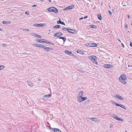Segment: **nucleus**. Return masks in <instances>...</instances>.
<instances>
[{"label":"nucleus","mask_w":132,"mask_h":132,"mask_svg":"<svg viewBox=\"0 0 132 132\" xmlns=\"http://www.w3.org/2000/svg\"><path fill=\"white\" fill-rule=\"evenodd\" d=\"M104 67L107 68H111L112 67V65L110 64H105L103 65Z\"/></svg>","instance_id":"12"},{"label":"nucleus","mask_w":132,"mask_h":132,"mask_svg":"<svg viewBox=\"0 0 132 132\" xmlns=\"http://www.w3.org/2000/svg\"><path fill=\"white\" fill-rule=\"evenodd\" d=\"M50 129L54 132H61L60 130L57 128H50Z\"/></svg>","instance_id":"7"},{"label":"nucleus","mask_w":132,"mask_h":132,"mask_svg":"<svg viewBox=\"0 0 132 132\" xmlns=\"http://www.w3.org/2000/svg\"><path fill=\"white\" fill-rule=\"evenodd\" d=\"M81 50H77V52L78 53H80V52H81Z\"/></svg>","instance_id":"41"},{"label":"nucleus","mask_w":132,"mask_h":132,"mask_svg":"<svg viewBox=\"0 0 132 132\" xmlns=\"http://www.w3.org/2000/svg\"><path fill=\"white\" fill-rule=\"evenodd\" d=\"M89 26L91 28H96V26L94 25H90Z\"/></svg>","instance_id":"28"},{"label":"nucleus","mask_w":132,"mask_h":132,"mask_svg":"<svg viewBox=\"0 0 132 132\" xmlns=\"http://www.w3.org/2000/svg\"><path fill=\"white\" fill-rule=\"evenodd\" d=\"M34 26L35 27H42L43 26V24H33Z\"/></svg>","instance_id":"14"},{"label":"nucleus","mask_w":132,"mask_h":132,"mask_svg":"<svg viewBox=\"0 0 132 132\" xmlns=\"http://www.w3.org/2000/svg\"><path fill=\"white\" fill-rule=\"evenodd\" d=\"M62 34L61 32H57L54 34V37H59L62 36Z\"/></svg>","instance_id":"8"},{"label":"nucleus","mask_w":132,"mask_h":132,"mask_svg":"<svg viewBox=\"0 0 132 132\" xmlns=\"http://www.w3.org/2000/svg\"><path fill=\"white\" fill-rule=\"evenodd\" d=\"M47 10L48 11L53 12L55 13H57L58 12V9L53 7H51L48 8Z\"/></svg>","instance_id":"2"},{"label":"nucleus","mask_w":132,"mask_h":132,"mask_svg":"<svg viewBox=\"0 0 132 132\" xmlns=\"http://www.w3.org/2000/svg\"><path fill=\"white\" fill-rule=\"evenodd\" d=\"M131 67H132V65H131Z\"/></svg>","instance_id":"61"},{"label":"nucleus","mask_w":132,"mask_h":132,"mask_svg":"<svg viewBox=\"0 0 132 132\" xmlns=\"http://www.w3.org/2000/svg\"><path fill=\"white\" fill-rule=\"evenodd\" d=\"M125 27L127 28H128V25L127 24H126L125 25Z\"/></svg>","instance_id":"47"},{"label":"nucleus","mask_w":132,"mask_h":132,"mask_svg":"<svg viewBox=\"0 0 132 132\" xmlns=\"http://www.w3.org/2000/svg\"><path fill=\"white\" fill-rule=\"evenodd\" d=\"M87 98V97H82L81 98L80 97H79L77 98V101L79 102L84 101Z\"/></svg>","instance_id":"5"},{"label":"nucleus","mask_w":132,"mask_h":132,"mask_svg":"<svg viewBox=\"0 0 132 132\" xmlns=\"http://www.w3.org/2000/svg\"><path fill=\"white\" fill-rule=\"evenodd\" d=\"M35 45H36V44H33V45L34 46Z\"/></svg>","instance_id":"53"},{"label":"nucleus","mask_w":132,"mask_h":132,"mask_svg":"<svg viewBox=\"0 0 132 132\" xmlns=\"http://www.w3.org/2000/svg\"><path fill=\"white\" fill-rule=\"evenodd\" d=\"M59 39H62L64 42H65L66 40V38L64 37H60L59 38Z\"/></svg>","instance_id":"23"},{"label":"nucleus","mask_w":132,"mask_h":132,"mask_svg":"<svg viewBox=\"0 0 132 132\" xmlns=\"http://www.w3.org/2000/svg\"><path fill=\"white\" fill-rule=\"evenodd\" d=\"M118 98L120 100H123V97L119 95L118 96Z\"/></svg>","instance_id":"26"},{"label":"nucleus","mask_w":132,"mask_h":132,"mask_svg":"<svg viewBox=\"0 0 132 132\" xmlns=\"http://www.w3.org/2000/svg\"><path fill=\"white\" fill-rule=\"evenodd\" d=\"M97 17L98 18V19H99V14H98L97 15Z\"/></svg>","instance_id":"50"},{"label":"nucleus","mask_w":132,"mask_h":132,"mask_svg":"<svg viewBox=\"0 0 132 132\" xmlns=\"http://www.w3.org/2000/svg\"><path fill=\"white\" fill-rule=\"evenodd\" d=\"M108 12H109V14L110 15H112V13L110 11H109H109Z\"/></svg>","instance_id":"34"},{"label":"nucleus","mask_w":132,"mask_h":132,"mask_svg":"<svg viewBox=\"0 0 132 132\" xmlns=\"http://www.w3.org/2000/svg\"><path fill=\"white\" fill-rule=\"evenodd\" d=\"M36 46L38 47H42L43 48V45H42L41 44H37L36 45Z\"/></svg>","instance_id":"24"},{"label":"nucleus","mask_w":132,"mask_h":132,"mask_svg":"<svg viewBox=\"0 0 132 132\" xmlns=\"http://www.w3.org/2000/svg\"><path fill=\"white\" fill-rule=\"evenodd\" d=\"M42 43H47L48 42H47V41L46 40H43V41H42Z\"/></svg>","instance_id":"35"},{"label":"nucleus","mask_w":132,"mask_h":132,"mask_svg":"<svg viewBox=\"0 0 132 132\" xmlns=\"http://www.w3.org/2000/svg\"><path fill=\"white\" fill-rule=\"evenodd\" d=\"M68 31L70 33L73 34L74 33L75 30L72 29H68Z\"/></svg>","instance_id":"17"},{"label":"nucleus","mask_w":132,"mask_h":132,"mask_svg":"<svg viewBox=\"0 0 132 132\" xmlns=\"http://www.w3.org/2000/svg\"><path fill=\"white\" fill-rule=\"evenodd\" d=\"M60 25H56L53 27L54 28H59L60 27Z\"/></svg>","instance_id":"21"},{"label":"nucleus","mask_w":132,"mask_h":132,"mask_svg":"<svg viewBox=\"0 0 132 132\" xmlns=\"http://www.w3.org/2000/svg\"><path fill=\"white\" fill-rule=\"evenodd\" d=\"M36 37L40 38H42V37L38 35H36Z\"/></svg>","instance_id":"31"},{"label":"nucleus","mask_w":132,"mask_h":132,"mask_svg":"<svg viewBox=\"0 0 132 132\" xmlns=\"http://www.w3.org/2000/svg\"><path fill=\"white\" fill-rule=\"evenodd\" d=\"M48 1H49V2H50V3H51V0H48Z\"/></svg>","instance_id":"52"},{"label":"nucleus","mask_w":132,"mask_h":132,"mask_svg":"<svg viewBox=\"0 0 132 132\" xmlns=\"http://www.w3.org/2000/svg\"><path fill=\"white\" fill-rule=\"evenodd\" d=\"M45 40L44 39H38L37 40V41L38 42H39L40 43H42V42L43 41V40Z\"/></svg>","instance_id":"22"},{"label":"nucleus","mask_w":132,"mask_h":132,"mask_svg":"<svg viewBox=\"0 0 132 132\" xmlns=\"http://www.w3.org/2000/svg\"><path fill=\"white\" fill-rule=\"evenodd\" d=\"M2 23L3 24H8L10 23L11 22L10 21H3L2 22Z\"/></svg>","instance_id":"19"},{"label":"nucleus","mask_w":132,"mask_h":132,"mask_svg":"<svg viewBox=\"0 0 132 132\" xmlns=\"http://www.w3.org/2000/svg\"><path fill=\"white\" fill-rule=\"evenodd\" d=\"M69 28H63L62 29L64 30V31H68V29Z\"/></svg>","instance_id":"29"},{"label":"nucleus","mask_w":132,"mask_h":132,"mask_svg":"<svg viewBox=\"0 0 132 132\" xmlns=\"http://www.w3.org/2000/svg\"><path fill=\"white\" fill-rule=\"evenodd\" d=\"M128 66L129 67H130V65H129Z\"/></svg>","instance_id":"57"},{"label":"nucleus","mask_w":132,"mask_h":132,"mask_svg":"<svg viewBox=\"0 0 132 132\" xmlns=\"http://www.w3.org/2000/svg\"><path fill=\"white\" fill-rule=\"evenodd\" d=\"M65 52L66 54L69 55H71V54H72V52H71L67 50L65 51Z\"/></svg>","instance_id":"16"},{"label":"nucleus","mask_w":132,"mask_h":132,"mask_svg":"<svg viewBox=\"0 0 132 132\" xmlns=\"http://www.w3.org/2000/svg\"><path fill=\"white\" fill-rule=\"evenodd\" d=\"M31 35L32 36H34L35 37H36V35H37L36 34H35L34 33H33L31 34Z\"/></svg>","instance_id":"30"},{"label":"nucleus","mask_w":132,"mask_h":132,"mask_svg":"<svg viewBox=\"0 0 132 132\" xmlns=\"http://www.w3.org/2000/svg\"><path fill=\"white\" fill-rule=\"evenodd\" d=\"M83 94L84 92L83 91H81L78 94V96L77 97V98H78L79 97H80V98L81 97H82L83 96Z\"/></svg>","instance_id":"11"},{"label":"nucleus","mask_w":132,"mask_h":132,"mask_svg":"<svg viewBox=\"0 0 132 132\" xmlns=\"http://www.w3.org/2000/svg\"><path fill=\"white\" fill-rule=\"evenodd\" d=\"M27 82L29 86L31 87H32L33 86V84L31 82L28 81H27Z\"/></svg>","instance_id":"18"},{"label":"nucleus","mask_w":132,"mask_h":132,"mask_svg":"<svg viewBox=\"0 0 132 132\" xmlns=\"http://www.w3.org/2000/svg\"><path fill=\"white\" fill-rule=\"evenodd\" d=\"M122 44V47H123H123H124V45L122 43V44Z\"/></svg>","instance_id":"48"},{"label":"nucleus","mask_w":132,"mask_h":132,"mask_svg":"<svg viewBox=\"0 0 132 132\" xmlns=\"http://www.w3.org/2000/svg\"><path fill=\"white\" fill-rule=\"evenodd\" d=\"M87 17H88L87 16H85L84 17H83V18H84V19H85L87 18Z\"/></svg>","instance_id":"45"},{"label":"nucleus","mask_w":132,"mask_h":132,"mask_svg":"<svg viewBox=\"0 0 132 132\" xmlns=\"http://www.w3.org/2000/svg\"><path fill=\"white\" fill-rule=\"evenodd\" d=\"M93 121L98 122L99 121V120L98 119H97L96 118H93Z\"/></svg>","instance_id":"25"},{"label":"nucleus","mask_w":132,"mask_h":132,"mask_svg":"<svg viewBox=\"0 0 132 132\" xmlns=\"http://www.w3.org/2000/svg\"><path fill=\"white\" fill-rule=\"evenodd\" d=\"M131 25H132V23H131Z\"/></svg>","instance_id":"60"},{"label":"nucleus","mask_w":132,"mask_h":132,"mask_svg":"<svg viewBox=\"0 0 132 132\" xmlns=\"http://www.w3.org/2000/svg\"><path fill=\"white\" fill-rule=\"evenodd\" d=\"M84 19L83 17H81L79 18V20H81Z\"/></svg>","instance_id":"44"},{"label":"nucleus","mask_w":132,"mask_h":132,"mask_svg":"<svg viewBox=\"0 0 132 132\" xmlns=\"http://www.w3.org/2000/svg\"><path fill=\"white\" fill-rule=\"evenodd\" d=\"M51 96V94H48L46 95L43 97V99L44 100H46L48 99Z\"/></svg>","instance_id":"9"},{"label":"nucleus","mask_w":132,"mask_h":132,"mask_svg":"<svg viewBox=\"0 0 132 132\" xmlns=\"http://www.w3.org/2000/svg\"><path fill=\"white\" fill-rule=\"evenodd\" d=\"M125 131V132H127V130H126Z\"/></svg>","instance_id":"58"},{"label":"nucleus","mask_w":132,"mask_h":132,"mask_svg":"<svg viewBox=\"0 0 132 132\" xmlns=\"http://www.w3.org/2000/svg\"><path fill=\"white\" fill-rule=\"evenodd\" d=\"M47 43H48V44H52V45H54V44H53V43L51 42H48Z\"/></svg>","instance_id":"37"},{"label":"nucleus","mask_w":132,"mask_h":132,"mask_svg":"<svg viewBox=\"0 0 132 132\" xmlns=\"http://www.w3.org/2000/svg\"><path fill=\"white\" fill-rule=\"evenodd\" d=\"M36 6V5H32V6L33 7H34Z\"/></svg>","instance_id":"49"},{"label":"nucleus","mask_w":132,"mask_h":132,"mask_svg":"<svg viewBox=\"0 0 132 132\" xmlns=\"http://www.w3.org/2000/svg\"><path fill=\"white\" fill-rule=\"evenodd\" d=\"M25 13L26 14H27V15H29V12L28 11H26V12H25Z\"/></svg>","instance_id":"38"},{"label":"nucleus","mask_w":132,"mask_h":132,"mask_svg":"<svg viewBox=\"0 0 132 132\" xmlns=\"http://www.w3.org/2000/svg\"><path fill=\"white\" fill-rule=\"evenodd\" d=\"M130 45L132 47V43L131 42L130 43Z\"/></svg>","instance_id":"46"},{"label":"nucleus","mask_w":132,"mask_h":132,"mask_svg":"<svg viewBox=\"0 0 132 132\" xmlns=\"http://www.w3.org/2000/svg\"><path fill=\"white\" fill-rule=\"evenodd\" d=\"M102 19V18L101 15V14H100V17H99L100 20H101Z\"/></svg>","instance_id":"40"},{"label":"nucleus","mask_w":132,"mask_h":132,"mask_svg":"<svg viewBox=\"0 0 132 132\" xmlns=\"http://www.w3.org/2000/svg\"><path fill=\"white\" fill-rule=\"evenodd\" d=\"M68 7H67L66 8H65L64 9H63V10L64 11H66V10H69V9H68Z\"/></svg>","instance_id":"33"},{"label":"nucleus","mask_w":132,"mask_h":132,"mask_svg":"<svg viewBox=\"0 0 132 132\" xmlns=\"http://www.w3.org/2000/svg\"><path fill=\"white\" fill-rule=\"evenodd\" d=\"M119 41L120 42H121V40H120V39H119Z\"/></svg>","instance_id":"55"},{"label":"nucleus","mask_w":132,"mask_h":132,"mask_svg":"<svg viewBox=\"0 0 132 132\" xmlns=\"http://www.w3.org/2000/svg\"><path fill=\"white\" fill-rule=\"evenodd\" d=\"M57 23L58 24H60L62 25H65V23L63 21H61L60 19L59 21H57Z\"/></svg>","instance_id":"15"},{"label":"nucleus","mask_w":132,"mask_h":132,"mask_svg":"<svg viewBox=\"0 0 132 132\" xmlns=\"http://www.w3.org/2000/svg\"><path fill=\"white\" fill-rule=\"evenodd\" d=\"M123 6H126V5H123Z\"/></svg>","instance_id":"56"},{"label":"nucleus","mask_w":132,"mask_h":132,"mask_svg":"<svg viewBox=\"0 0 132 132\" xmlns=\"http://www.w3.org/2000/svg\"><path fill=\"white\" fill-rule=\"evenodd\" d=\"M113 124H111L110 125V128H111L112 127H113Z\"/></svg>","instance_id":"42"},{"label":"nucleus","mask_w":132,"mask_h":132,"mask_svg":"<svg viewBox=\"0 0 132 132\" xmlns=\"http://www.w3.org/2000/svg\"><path fill=\"white\" fill-rule=\"evenodd\" d=\"M113 103L116 105L117 106L120 107L125 110H126V108L123 105H121L120 104H117L115 102H113Z\"/></svg>","instance_id":"6"},{"label":"nucleus","mask_w":132,"mask_h":132,"mask_svg":"<svg viewBox=\"0 0 132 132\" xmlns=\"http://www.w3.org/2000/svg\"><path fill=\"white\" fill-rule=\"evenodd\" d=\"M23 30L26 31H29V29H23Z\"/></svg>","instance_id":"36"},{"label":"nucleus","mask_w":132,"mask_h":132,"mask_svg":"<svg viewBox=\"0 0 132 132\" xmlns=\"http://www.w3.org/2000/svg\"><path fill=\"white\" fill-rule=\"evenodd\" d=\"M127 79L126 76L125 75H121L119 78L120 81L122 83L126 84L127 83L125 80Z\"/></svg>","instance_id":"1"},{"label":"nucleus","mask_w":132,"mask_h":132,"mask_svg":"<svg viewBox=\"0 0 132 132\" xmlns=\"http://www.w3.org/2000/svg\"><path fill=\"white\" fill-rule=\"evenodd\" d=\"M40 0V1H42V0Z\"/></svg>","instance_id":"59"},{"label":"nucleus","mask_w":132,"mask_h":132,"mask_svg":"<svg viewBox=\"0 0 132 132\" xmlns=\"http://www.w3.org/2000/svg\"><path fill=\"white\" fill-rule=\"evenodd\" d=\"M43 48L46 49V50L47 51H48L49 50H51L53 49L49 47L44 46H43Z\"/></svg>","instance_id":"13"},{"label":"nucleus","mask_w":132,"mask_h":132,"mask_svg":"<svg viewBox=\"0 0 132 132\" xmlns=\"http://www.w3.org/2000/svg\"><path fill=\"white\" fill-rule=\"evenodd\" d=\"M2 45L3 47H5L6 46V45L5 44H2Z\"/></svg>","instance_id":"43"},{"label":"nucleus","mask_w":132,"mask_h":132,"mask_svg":"<svg viewBox=\"0 0 132 132\" xmlns=\"http://www.w3.org/2000/svg\"><path fill=\"white\" fill-rule=\"evenodd\" d=\"M128 18H130V16L129 15H128Z\"/></svg>","instance_id":"51"},{"label":"nucleus","mask_w":132,"mask_h":132,"mask_svg":"<svg viewBox=\"0 0 132 132\" xmlns=\"http://www.w3.org/2000/svg\"><path fill=\"white\" fill-rule=\"evenodd\" d=\"M4 66L3 65L0 66V70H2L4 68Z\"/></svg>","instance_id":"27"},{"label":"nucleus","mask_w":132,"mask_h":132,"mask_svg":"<svg viewBox=\"0 0 132 132\" xmlns=\"http://www.w3.org/2000/svg\"><path fill=\"white\" fill-rule=\"evenodd\" d=\"M119 95H116V94H115L114 96V97H116V98H118V96H119Z\"/></svg>","instance_id":"32"},{"label":"nucleus","mask_w":132,"mask_h":132,"mask_svg":"<svg viewBox=\"0 0 132 132\" xmlns=\"http://www.w3.org/2000/svg\"><path fill=\"white\" fill-rule=\"evenodd\" d=\"M68 9L69 10H71L73 9L74 8V5H70L68 6Z\"/></svg>","instance_id":"20"},{"label":"nucleus","mask_w":132,"mask_h":132,"mask_svg":"<svg viewBox=\"0 0 132 132\" xmlns=\"http://www.w3.org/2000/svg\"><path fill=\"white\" fill-rule=\"evenodd\" d=\"M88 119L89 120H93V118H88Z\"/></svg>","instance_id":"39"},{"label":"nucleus","mask_w":132,"mask_h":132,"mask_svg":"<svg viewBox=\"0 0 132 132\" xmlns=\"http://www.w3.org/2000/svg\"><path fill=\"white\" fill-rule=\"evenodd\" d=\"M111 116L113 118L117 120L118 121H123V120L122 119H121V118H119L118 116L114 115L111 114Z\"/></svg>","instance_id":"4"},{"label":"nucleus","mask_w":132,"mask_h":132,"mask_svg":"<svg viewBox=\"0 0 132 132\" xmlns=\"http://www.w3.org/2000/svg\"><path fill=\"white\" fill-rule=\"evenodd\" d=\"M38 80H39V81L41 80V79H38Z\"/></svg>","instance_id":"54"},{"label":"nucleus","mask_w":132,"mask_h":132,"mask_svg":"<svg viewBox=\"0 0 132 132\" xmlns=\"http://www.w3.org/2000/svg\"><path fill=\"white\" fill-rule=\"evenodd\" d=\"M87 46L91 47H95L97 46V45L95 43L88 44Z\"/></svg>","instance_id":"10"},{"label":"nucleus","mask_w":132,"mask_h":132,"mask_svg":"<svg viewBox=\"0 0 132 132\" xmlns=\"http://www.w3.org/2000/svg\"><path fill=\"white\" fill-rule=\"evenodd\" d=\"M89 58L90 60L94 62L95 64H97V62L96 61V56L94 55L90 56H89Z\"/></svg>","instance_id":"3"}]
</instances>
